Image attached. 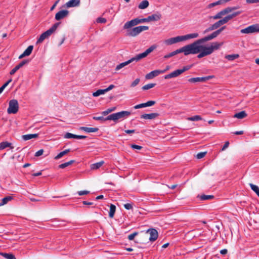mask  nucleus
<instances>
[{
    "mask_svg": "<svg viewBox=\"0 0 259 259\" xmlns=\"http://www.w3.org/2000/svg\"><path fill=\"white\" fill-rule=\"evenodd\" d=\"M155 101H149L146 103H141L138 105H137L134 107L135 109H138L141 108H144L146 107H149L154 105L155 104Z\"/></svg>",
    "mask_w": 259,
    "mask_h": 259,
    "instance_id": "obj_18",
    "label": "nucleus"
},
{
    "mask_svg": "<svg viewBox=\"0 0 259 259\" xmlns=\"http://www.w3.org/2000/svg\"><path fill=\"white\" fill-rule=\"evenodd\" d=\"M38 136L37 134H27L22 136V138L25 141H27L33 138H36Z\"/></svg>",
    "mask_w": 259,
    "mask_h": 259,
    "instance_id": "obj_24",
    "label": "nucleus"
},
{
    "mask_svg": "<svg viewBox=\"0 0 259 259\" xmlns=\"http://www.w3.org/2000/svg\"><path fill=\"white\" fill-rule=\"evenodd\" d=\"M239 57L238 54H231L225 56V58L229 61H233Z\"/></svg>",
    "mask_w": 259,
    "mask_h": 259,
    "instance_id": "obj_36",
    "label": "nucleus"
},
{
    "mask_svg": "<svg viewBox=\"0 0 259 259\" xmlns=\"http://www.w3.org/2000/svg\"><path fill=\"white\" fill-rule=\"evenodd\" d=\"M238 9V7H227L225 9L222 10L219 13H218L212 17L213 19L217 20L219 19H221L222 18L223 16L228 14L230 13H232L234 10Z\"/></svg>",
    "mask_w": 259,
    "mask_h": 259,
    "instance_id": "obj_8",
    "label": "nucleus"
},
{
    "mask_svg": "<svg viewBox=\"0 0 259 259\" xmlns=\"http://www.w3.org/2000/svg\"><path fill=\"white\" fill-rule=\"evenodd\" d=\"M131 147L134 149L141 150L142 148V147L139 145L132 144Z\"/></svg>",
    "mask_w": 259,
    "mask_h": 259,
    "instance_id": "obj_54",
    "label": "nucleus"
},
{
    "mask_svg": "<svg viewBox=\"0 0 259 259\" xmlns=\"http://www.w3.org/2000/svg\"><path fill=\"white\" fill-rule=\"evenodd\" d=\"M79 195H87L90 193V191L87 190H84V191H80L77 192Z\"/></svg>",
    "mask_w": 259,
    "mask_h": 259,
    "instance_id": "obj_52",
    "label": "nucleus"
},
{
    "mask_svg": "<svg viewBox=\"0 0 259 259\" xmlns=\"http://www.w3.org/2000/svg\"><path fill=\"white\" fill-rule=\"evenodd\" d=\"M199 36L198 33H193L188 34L185 35L178 36L175 37H171L164 40L165 45L169 46L179 42L185 41L188 39L197 38Z\"/></svg>",
    "mask_w": 259,
    "mask_h": 259,
    "instance_id": "obj_3",
    "label": "nucleus"
},
{
    "mask_svg": "<svg viewBox=\"0 0 259 259\" xmlns=\"http://www.w3.org/2000/svg\"><path fill=\"white\" fill-rule=\"evenodd\" d=\"M138 234L137 232H134V233H132L128 236V239L130 240H133L135 237Z\"/></svg>",
    "mask_w": 259,
    "mask_h": 259,
    "instance_id": "obj_53",
    "label": "nucleus"
},
{
    "mask_svg": "<svg viewBox=\"0 0 259 259\" xmlns=\"http://www.w3.org/2000/svg\"><path fill=\"white\" fill-rule=\"evenodd\" d=\"M135 25H137L140 23V18H137L132 20Z\"/></svg>",
    "mask_w": 259,
    "mask_h": 259,
    "instance_id": "obj_58",
    "label": "nucleus"
},
{
    "mask_svg": "<svg viewBox=\"0 0 259 259\" xmlns=\"http://www.w3.org/2000/svg\"><path fill=\"white\" fill-rule=\"evenodd\" d=\"M13 199V197L11 196H7L2 199V201L0 203V206L5 205L7 204L9 201L12 200Z\"/></svg>",
    "mask_w": 259,
    "mask_h": 259,
    "instance_id": "obj_34",
    "label": "nucleus"
},
{
    "mask_svg": "<svg viewBox=\"0 0 259 259\" xmlns=\"http://www.w3.org/2000/svg\"><path fill=\"white\" fill-rule=\"evenodd\" d=\"M155 83H149L144 85L142 89L143 90H147L155 87Z\"/></svg>",
    "mask_w": 259,
    "mask_h": 259,
    "instance_id": "obj_43",
    "label": "nucleus"
},
{
    "mask_svg": "<svg viewBox=\"0 0 259 259\" xmlns=\"http://www.w3.org/2000/svg\"><path fill=\"white\" fill-rule=\"evenodd\" d=\"M149 6V2L147 0L142 1L139 5L138 8L140 9H144L147 8Z\"/></svg>",
    "mask_w": 259,
    "mask_h": 259,
    "instance_id": "obj_28",
    "label": "nucleus"
},
{
    "mask_svg": "<svg viewBox=\"0 0 259 259\" xmlns=\"http://www.w3.org/2000/svg\"><path fill=\"white\" fill-rule=\"evenodd\" d=\"M68 15L69 11L68 10H61L56 14L55 18L57 21H59L64 18L67 17L68 16Z\"/></svg>",
    "mask_w": 259,
    "mask_h": 259,
    "instance_id": "obj_12",
    "label": "nucleus"
},
{
    "mask_svg": "<svg viewBox=\"0 0 259 259\" xmlns=\"http://www.w3.org/2000/svg\"><path fill=\"white\" fill-rule=\"evenodd\" d=\"M107 20L105 18L102 17H99L97 19V22L98 23H105Z\"/></svg>",
    "mask_w": 259,
    "mask_h": 259,
    "instance_id": "obj_49",
    "label": "nucleus"
},
{
    "mask_svg": "<svg viewBox=\"0 0 259 259\" xmlns=\"http://www.w3.org/2000/svg\"><path fill=\"white\" fill-rule=\"evenodd\" d=\"M187 119L189 121H198L202 120V118L200 115H195L190 117H188Z\"/></svg>",
    "mask_w": 259,
    "mask_h": 259,
    "instance_id": "obj_40",
    "label": "nucleus"
},
{
    "mask_svg": "<svg viewBox=\"0 0 259 259\" xmlns=\"http://www.w3.org/2000/svg\"><path fill=\"white\" fill-rule=\"evenodd\" d=\"M182 74L180 69H177L164 76V79H167L179 76Z\"/></svg>",
    "mask_w": 259,
    "mask_h": 259,
    "instance_id": "obj_16",
    "label": "nucleus"
},
{
    "mask_svg": "<svg viewBox=\"0 0 259 259\" xmlns=\"http://www.w3.org/2000/svg\"><path fill=\"white\" fill-rule=\"evenodd\" d=\"M44 152V151L43 149H40L35 153V156L36 157L42 155Z\"/></svg>",
    "mask_w": 259,
    "mask_h": 259,
    "instance_id": "obj_57",
    "label": "nucleus"
},
{
    "mask_svg": "<svg viewBox=\"0 0 259 259\" xmlns=\"http://www.w3.org/2000/svg\"><path fill=\"white\" fill-rule=\"evenodd\" d=\"M33 49V46H29L23 52L24 55H26V56H29L31 53H32V51Z\"/></svg>",
    "mask_w": 259,
    "mask_h": 259,
    "instance_id": "obj_39",
    "label": "nucleus"
},
{
    "mask_svg": "<svg viewBox=\"0 0 259 259\" xmlns=\"http://www.w3.org/2000/svg\"><path fill=\"white\" fill-rule=\"evenodd\" d=\"M201 200H206L209 199H212L214 198V196L212 195H202L198 196Z\"/></svg>",
    "mask_w": 259,
    "mask_h": 259,
    "instance_id": "obj_32",
    "label": "nucleus"
},
{
    "mask_svg": "<svg viewBox=\"0 0 259 259\" xmlns=\"http://www.w3.org/2000/svg\"><path fill=\"white\" fill-rule=\"evenodd\" d=\"M115 109H116L115 107H112L111 108H109V109H107L106 110L103 111L101 113V114L104 116L107 115L109 113L114 111L115 110Z\"/></svg>",
    "mask_w": 259,
    "mask_h": 259,
    "instance_id": "obj_44",
    "label": "nucleus"
},
{
    "mask_svg": "<svg viewBox=\"0 0 259 259\" xmlns=\"http://www.w3.org/2000/svg\"><path fill=\"white\" fill-rule=\"evenodd\" d=\"M125 133L128 134H133L135 132V130H126L124 131Z\"/></svg>",
    "mask_w": 259,
    "mask_h": 259,
    "instance_id": "obj_64",
    "label": "nucleus"
},
{
    "mask_svg": "<svg viewBox=\"0 0 259 259\" xmlns=\"http://www.w3.org/2000/svg\"><path fill=\"white\" fill-rule=\"evenodd\" d=\"M247 114L245 111H242L239 113H236L234 115L233 117L237 118L238 119H243L247 116Z\"/></svg>",
    "mask_w": 259,
    "mask_h": 259,
    "instance_id": "obj_25",
    "label": "nucleus"
},
{
    "mask_svg": "<svg viewBox=\"0 0 259 259\" xmlns=\"http://www.w3.org/2000/svg\"><path fill=\"white\" fill-rule=\"evenodd\" d=\"M246 2L248 4H254L259 3V0H246Z\"/></svg>",
    "mask_w": 259,
    "mask_h": 259,
    "instance_id": "obj_59",
    "label": "nucleus"
},
{
    "mask_svg": "<svg viewBox=\"0 0 259 259\" xmlns=\"http://www.w3.org/2000/svg\"><path fill=\"white\" fill-rule=\"evenodd\" d=\"M80 129L87 133H94L97 132L99 130L98 128L97 127H81Z\"/></svg>",
    "mask_w": 259,
    "mask_h": 259,
    "instance_id": "obj_23",
    "label": "nucleus"
},
{
    "mask_svg": "<svg viewBox=\"0 0 259 259\" xmlns=\"http://www.w3.org/2000/svg\"><path fill=\"white\" fill-rule=\"evenodd\" d=\"M206 153H207L206 152H201L198 153L196 155V157L197 159L202 158L206 155Z\"/></svg>",
    "mask_w": 259,
    "mask_h": 259,
    "instance_id": "obj_48",
    "label": "nucleus"
},
{
    "mask_svg": "<svg viewBox=\"0 0 259 259\" xmlns=\"http://www.w3.org/2000/svg\"><path fill=\"white\" fill-rule=\"evenodd\" d=\"M215 29V27H214L213 25L212 24V25H211L210 27H209L208 28H207L204 32V33L207 32H209V31H212V30H213Z\"/></svg>",
    "mask_w": 259,
    "mask_h": 259,
    "instance_id": "obj_56",
    "label": "nucleus"
},
{
    "mask_svg": "<svg viewBox=\"0 0 259 259\" xmlns=\"http://www.w3.org/2000/svg\"><path fill=\"white\" fill-rule=\"evenodd\" d=\"M93 118L96 120H101L104 121L109 120V119H107V117L104 118L103 116H94Z\"/></svg>",
    "mask_w": 259,
    "mask_h": 259,
    "instance_id": "obj_47",
    "label": "nucleus"
},
{
    "mask_svg": "<svg viewBox=\"0 0 259 259\" xmlns=\"http://www.w3.org/2000/svg\"><path fill=\"white\" fill-rule=\"evenodd\" d=\"M149 27L147 26H139L127 30V35L135 37L140 34L141 32L147 30Z\"/></svg>",
    "mask_w": 259,
    "mask_h": 259,
    "instance_id": "obj_6",
    "label": "nucleus"
},
{
    "mask_svg": "<svg viewBox=\"0 0 259 259\" xmlns=\"http://www.w3.org/2000/svg\"><path fill=\"white\" fill-rule=\"evenodd\" d=\"M64 138H66V139H71V138L76 139V135H74V134H71L70 133H67L64 135Z\"/></svg>",
    "mask_w": 259,
    "mask_h": 259,
    "instance_id": "obj_45",
    "label": "nucleus"
},
{
    "mask_svg": "<svg viewBox=\"0 0 259 259\" xmlns=\"http://www.w3.org/2000/svg\"><path fill=\"white\" fill-rule=\"evenodd\" d=\"M223 44V42H220V43H219V42H213L212 44V45H211L210 48H212V51L213 52L214 50H218Z\"/></svg>",
    "mask_w": 259,
    "mask_h": 259,
    "instance_id": "obj_30",
    "label": "nucleus"
},
{
    "mask_svg": "<svg viewBox=\"0 0 259 259\" xmlns=\"http://www.w3.org/2000/svg\"><path fill=\"white\" fill-rule=\"evenodd\" d=\"M156 47L155 45H152L150 47H149L148 49H147L144 52L139 54L136 56L132 58L130 60L125 61L124 62H122L120 63L119 65H117L115 68L116 71L119 70L121 68L124 67L126 65H128L134 61H138L142 58H144L148 56L150 53H151L154 49H155Z\"/></svg>",
    "mask_w": 259,
    "mask_h": 259,
    "instance_id": "obj_1",
    "label": "nucleus"
},
{
    "mask_svg": "<svg viewBox=\"0 0 259 259\" xmlns=\"http://www.w3.org/2000/svg\"><path fill=\"white\" fill-rule=\"evenodd\" d=\"M12 81V79H9L8 81H7L5 83H4L1 88H0V94L3 92L5 88L9 84L10 82Z\"/></svg>",
    "mask_w": 259,
    "mask_h": 259,
    "instance_id": "obj_46",
    "label": "nucleus"
},
{
    "mask_svg": "<svg viewBox=\"0 0 259 259\" xmlns=\"http://www.w3.org/2000/svg\"><path fill=\"white\" fill-rule=\"evenodd\" d=\"M161 15L160 14H154L151 16H148L149 22V21H158L161 19Z\"/></svg>",
    "mask_w": 259,
    "mask_h": 259,
    "instance_id": "obj_21",
    "label": "nucleus"
},
{
    "mask_svg": "<svg viewBox=\"0 0 259 259\" xmlns=\"http://www.w3.org/2000/svg\"><path fill=\"white\" fill-rule=\"evenodd\" d=\"M250 186L251 189L259 196V188L258 186L254 185L252 184H250Z\"/></svg>",
    "mask_w": 259,
    "mask_h": 259,
    "instance_id": "obj_41",
    "label": "nucleus"
},
{
    "mask_svg": "<svg viewBox=\"0 0 259 259\" xmlns=\"http://www.w3.org/2000/svg\"><path fill=\"white\" fill-rule=\"evenodd\" d=\"M223 20L225 23V24L227 23L229 20H230L231 19H230L229 17L228 16V15H227V16L225 17L224 18H223Z\"/></svg>",
    "mask_w": 259,
    "mask_h": 259,
    "instance_id": "obj_62",
    "label": "nucleus"
},
{
    "mask_svg": "<svg viewBox=\"0 0 259 259\" xmlns=\"http://www.w3.org/2000/svg\"><path fill=\"white\" fill-rule=\"evenodd\" d=\"M74 162V160H70L69 161H68L67 162H65L64 163L60 164L59 165V167L60 168H64L68 166L69 165H70L71 164H72Z\"/></svg>",
    "mask_w": 259,
    "mask_h": 259,
    "instance_id": "obj_38",
    "label": "nucleus"
},
{
    "mask_svg": "<svg viewBox=\"0 0 259 259\" xmlns=\"http://www.w3.org/2000/svg\"><path fill=\"white\" fill-rule=\"evenodd\" d=\"M115 88V85L113 84L110 85L107 88L105 89V90L106 91V92L111 90L113 88Z\"/></svg>",
    "mask_w": 259,
    "mask_h": 259,
    "instance_id": "obj_61",
    "label": "nucleus"
},
{
    "mask_svg": "<svg viewBox=\"0 0 259 259\" xmlns=\"http://www.w3.org/2000/svg\"><path fill=\"white\" fill-rule=\"evenodd\" d=\"M159 114L157 113H151L150 114H144L141 116V118L145 119H153L157 117Z\"/></svg>",
    "mask_w": 259,
    "mask_h": 259,
    "instance_id": "obj_20",
    "label": "nucleus"
},
{
    "mask_svg": "<svg viewBox=\"0 0 259 259\" xmlns=\"http://www.w3.org/2000/svg\"><path fill=\"white\" fill-rule=\"evenodd\" d=\"M0 255L6 258V259H16L15 255L12 253H7L4 252H0Z\"/></svg>",
    "mask_w": 259,
    "mask_h": 259,
    "instance_id": "obj_29",
    "label": "nucleus"
},
{
    "mask_svg": "<svg viewBox=\"0 0 259 259\" xmlns=\"http://www.w3.org/2000/svg\"><path fill=\"white\" fill-rule=\"evenodd\" d=\"M219 34V31L216 30L214 31L213 33H212L211 34L205 36L204 37L202 38L201 39H199V41L201 42V44H202L205 41L212 39L213 38L216 37Z\"/></svg>",
    "mask_w": 259,
    "mask_h": 259,
    "instance_id": "obj_13",
    "label": "nucleus"
},
{
    "mask_svg": "<svg viewBox=\"0 0 259 259\" xmlns=\"http://www.w3.org/2000/svg\"><path fill=\"white\" fill-rule=\"evenodd\" d=\"M131 113L127 111H122L121 112L113 113L107 117V119L113 120L115 122H117L120 119H124L131 115Z\"/></svg>",
    "mask_w": 259,
    "mask_h": 259,
    "instance_id": "obj_4",
    "label": "nucleus"
},
{
    "mask_svg": "<svg viewBox=\"0 0 259 259\" xmlns=\"http://www.w3.org/2000/svg\"><path fill=\"white\" fill-rule=\"evenodd\" d=\"M140 82V79L139 78H137L131 84V87H136L137 84H139Z\"/></svg>",
    "mask_w": 259,
    "mask_h": 259,
    "instance_id": "obj_50",
    "label": "nucleus"
},
{
    "mask_svg": "<svg viewBox=\"0 0 259 259\" xmlns=\"http://www.w3.org/2000/svg\"><path fill=\"white\" fill-rule=\"evenodd\" d=\"M229 145V142L228 141H227L225 142V144L224 145L223 147L222 148V151L225 150L226 148L228 147Z\"/></svg>",
    "mask_w": 259,
    "mask_h": 259,
    "instance_id": "obj_60",
    "label": "nucleus"
},
{
    "mask_svg": "<svg viewBox=\"0 0 259 259\" xmlns=\"http://www.w3.org/2000/svg\"><path fill=\"white\" fill-rule=\"evenodd\" d=\"M60 24L59 22L55 23L49 29L42 33L37 40V44L42 42L46 38L49 37L55 31Z\"/></svg>",
    "mask_w": 259,
    "mask_h": 259,
    "instance_id": "obj_5",
    "label": "nucleus"
},
{
    "mask_svg": "<svg viewBox=\"0 0 259 259\" xmlns=\"http://www.w3.org/2000/svg\"><path fill=\"white\" fill-rule=\"evenodd\" d=\"M146 234H149L150 237L149 238V240L150 241H155L158 236V232L157 230L155 229H148ZM142 238H146L147 239V236H146V234H145L144 235L142 236Z\"/></svg>",
    "mask_w": 259,
    "mask_h": 259,
    "instance_id": "obj_10",
    "label": "nucleus"
},
{
    "mask_svg": "<svg viewBox=\"0 0 259 259\" xmlns=\"http://www.w3.org/2000/svg\"><path fill=\"white\" fill-rule=\"evenodd\" d=\"M201 44V42L199 41V39H198L192 44L180 48L181 53H184L185 56L189 54H196L200 52L199 45Z\"/></svg>",
    "mask_w": 259,
    "mask_h": 259,
    "instance_id": "obj_2",
    "label": "nucleus"
},
{
    "mask_svg": "<svg viewBox=\"0 0 259 259\" xmlns=\"http://www.w3.org/2000/svg\"><path fill=\"white\" fill-rule=\"evenodd\" d=\"M199 49L200 50V52L202 51L205 54V56L209 55L212 53V49L210 47H205L204 46H202L199 45Z\"/></svg>",
    "mask_w": 259,
    "mask_h": 259,
    "instance_id": "obj_17",
    "label": "nucleus"
},
{
    "mask_svg": "<svg viewBox=\"0 0 259 259\" xmlns=\"http://www.w3.org/2000/svg\"><path fill=\"white\" fill-rule=\"evenodd\" d=\"M160 74H162V71H161V70H155L147 74L145 76V78L147 79H152Z\"/></svg>",
    "mask_w": 259,
    "mask_h": 259,
    "instance_id": "obj_14",
    "label": "nucleus"
},
{
    "mask_svg": "<svg viewBox=\"0 0 259 259\" xmlns=\"http://www.w3.org/2000/svg\"><path fill=\"white\" fill-rule=\"evenodd\" d=\"M179 53H181V51H180V49H178L175 51H173L171 53H168V54L165 55L164 56V58H165V59H167V58H170V57H171L176 55H177Z\"/></svg>",
    "mask_w": 259,
    "mask_h": 259,
    "instance_id": "obj_33",
    "label": "nucleus"
},
{
    "mask_svg": "<svg viewBox=\"0 0 259 259\" xmlns=\"http://www.w3.org/2000/svg\"><path fill=\"white\" fill-rule=\"evenodd\" d=\"M116 211V206L114 204H111L110 206V211L109 216L110 218H113Z\"/></svg>",
    "mask_w": 259,
    "mask_h": 259,
    "instance_id": "obj_27",
    "label": "nucleus"
},
{
    "mask_svg": "<svg viewBox=\"0 0 259 259\" xmlns=\"http://www.w3.org/2000/svg\"><path fill=\"white\" fill-rule=\"evenodd\" d=\"M232 13L229 15H228V16L229 17L230 19L231 20L232 19H233V18L236 17L237 16L240 15L241 13H242V11H236V12H232Z\"/></svg>",
    "mask_w": 259,
    "mask_h": 259,
    "instance_id": "obj_42",
    "label": "nucleus"
},
{
    "mask_svg": "<svg viewBox=\"0 0 259 259\" xmlns=\"http://www.w3.org/2000/svg\"><path fill=\"white\" fill-rule=\"evenodd\" d=\"M29 61L28 60H24L21 61L19 64L17 65L10 72L11 75L14 74L16 72L19 70L20 68L23 67L25 64L28 63Z\"/></svg>",
    "mask_w": 259,
    "mask_h": 259,
    "instance_id": "obj_15",
    "label": "nucleus"
},
{
    "mask_svg": "<svg viewBox=\"0 0 259 259\" xmlns=\"http://www.w3.org/2000/svg\"><path fill=\"white\" fill-rule=\"evenodd\" d=\"M70 151V149H66L65 150L60 152L55 157V159H59L63 157L65 154H67Z\"/></svg>",
    "mask_w": 259,
    "mask_h": 259,
    "instance_id": "obj_31",
    "label": "nucleus"
},
{
    "mask_svg": "<svg viewBox=\"0 0 259 259\" xmlns=\"http://www.w3.org/2000/svg\"><path fill=\"white\" fill-rule=\"evenodd\" d=\"M200 52V53L197 56V57L198 58H201L202 57H204L206 56L205 55L204 53L202 51H201Z\"/></svg>",
    "mask_w": 259,
    "mask_h": 259,
    "instance_id": "obj_63",
    "label": "nucleus"
},
{
    "mask_svg": "<svg viewBox=\"0 0 259 259\" xmlns=\"http://www.w3.org/2000/svg\"><path fill=\"white\" fill-rule=\"evenodd\" d=\"M80 3V0H70L67 2L65 6L67 8L75 7L79 6Z\"/></svg>",
    "mask_w": 259,
    "mask_h": 259,
    "instance_id": "obj_19",
    "label": "nucleus"
},
{
    "mask_svg": "<svg viewBox=\"0 0 259 259\" xmlns=\"http://www.w3.org/2000/svg\"><path fill=\"white\" fill-rule=\"evenodd\" d=\"M135 26V25H134L133 21L132 20H131L130 21L126 22L124 24V25L123 26V28L125 29L128 30V29H130V28L131 27H132L133 26Z\"/></svg>",
    "mask_w": 259,
    "mask_h": 259,
    "instance_id": "obj_35",
    "label": "nucleus"
},
{
    "mask_svg": "<svg viewBox=\"0 0 259 259\" xmlns=\"http://www.w3.org/2000/svg\"><path fill=\"white\" fill-rule=\"evenodd\" d=\"M104 161H101L99 162H97L94 164H91V168L92 169H97L99 168L100 167H101L103 164H104Z\"/></svg>",
    "mask_w": 259,
    "mask_h": 259,
    "instance_id": "obj_26",
    "label": "nucleus"
},
{
    "mask_svg": "<svg viewBox=\"0 0 259 259\" xmlns=\"http://www.w3.org/2000/svg\"><path fill=\"white\" fill-rule=\"evenodd\" d=\"M241 33H252L259 32V24L250 25L247 27L240 30Z\"/></svg>",
    "mask_w": 259,
    "mask_h": 259,
    "instance_id": "obj_9",
    "label": "nucleus"
},
{
    "mask_svg": "<svg viewBox=\"0 0 259 259\" xmlns=\"http://www.w3.org/2000/svg\"><path fill=\"white\" fill-rule=\"evenodd\" d=\"M19 109V104L18 101L16 99H13L9 101V107L7 109V112L9 114H16Z\"/></svg>",
    "mask_w": 259,
    "mask_h": 259,
    "instance_id": "obj_7",
    "label": "nucleus"
},
{
    "mask_svg": "<svg viewBox=\"0 0 259 259\" xmlns=\"http://www.w3.org/2000/svg\"><path fill=\"white\" fill-rule=\"evenodd\" d=\"M105 93H106V91L105 90V89H104V90L100 89V90H98L96 92L93 93V96L94 97H98L101 95L104 94Z\"/></svg>",
    "mask_w": 259,
    "mask_h": 259,
    "instance_id": "obj_37",
    "label": "nucleus"
},
{
    "mask_svg": "<svg viewBox=\"0 0 259 259\" xmlns=\"http://www.w3.org/2000/svg\"><path fill=\"white\" fill-rule=\"evenodd\" d=\"M7 147H10L11 149L14 148V147L12 146V144L8 142H3L0 143V150H3Z\"/></svg>",
    "mask_w": 259,
    "mask_h": 259,
    "instance_id": "obj_22",
    "label": "nucleus"
},
{
    "mask_svg": "<svg viewBox=\"0 0 259 259\" xmlns=\"http://www.w3.org/2000/svg\"><path fill=\"white\" fill-rule=\"evenodd\" d=\"M191 67V66H189V65H187V66H184L183 67L182 69H181V71L182 72V73H184V72L189 70Z\"/></svg>",
    "mask_w": 259,
    "mask_h": 259,
    "instance_id": "obj_51",
    "label": "nucleus"
},
{
    "mask_svg": "<svg viewBox=\"0 0 259 259\" xmlns=\"http://www.w3.org/2000/svg\"><path fill=\"white\" fill-rule=\"evenodd\" d=\"M214 77L213 75H209L205 77H192L189 78L188 79V81L191 83H195L197 82H205L210 79H212Z\"/></svg>",
    "mask_w": 259,
    "mask_h": 259,
    "instance_id": "obj_11",
    "label": "nucleus"
},
{
    "mask_svg": "<svg viewBox=\"0 0 259 259\" xmlns=\"http://www.w3.org/2000/svg\"><path fill=\"white\" fill-rule=\"evenodd\" d=\"M124 207L125 209L128 210L133 209V205L131 203H126L124 204Z\"/></svg>",
    "mask_w": 259,
    "mask_h": 259,
    "instance_id": "obj_55",
    "label": "nucleus"
}]
</instances>
